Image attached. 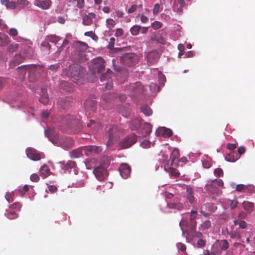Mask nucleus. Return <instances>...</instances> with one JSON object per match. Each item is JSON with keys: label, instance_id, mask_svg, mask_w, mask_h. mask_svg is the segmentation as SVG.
<instances>
[{"label": "nucleus", "instance_id": "56", "mask_svg": "<svg viewBox=\"0 0 255 255\" xmlns=\"http://www.w3.org/2000/svg\"><path fill=\"white\" fill-rule=\"evenodd\" d=\"M30 179L32 181L36 182L39 180V177L38 174L33 173L31 175Z\"/></svg>", "mask_w": 255, "mask_h": 255}, {"label": "nucleus", "instance_id": "5", "mask_svg": "<svg viewBox=\"0 0 255 255\" xmlns=\"http://www.w3.org/2000/svg\"><path fill=\"white\" fill-rule=\"evenodd\" d=\"M196 222H190L189 224L187 223L185 220H181L180 222V226H181V228L182 230V233L184 234V233L187 234L188 237H186V240H188V238L190 237V236H193V233H194L196 229Z\"/></svg>", "mask_w": 255, "mask_h": 255}, {"label": "nucleus", "instance_id": "13", "mask_svg": "<svg viewBox=\"0 0 255 255\" xmlns=\"http://www.w3.org/2000/svg\"><path fill=\"white\" fill-rule=\"evenodd\" d=\"M178 152L177 150H173L171 157L168 161V163L165 164H168L171 167L173 168H176L177 167L178 164L179 163V160L178 158Z\"/></svg>", "mask_w": 255, "mask_h": 255}, {"label": "nucleus", "instance_id": "49", "mask_svg": "<svg viewBox=\"0 0 255 255\" xmlns=\"http://www.w3.org/2000/svg\"><path fill=\"white\" fill-rule=\"evenodd\" d=\"M106 23L107 25V27L109 28H111L115 26L116 24V22L112 18H108L106 20Z\"/></svg>", "mask_w": 255, "mask_h": 255}, {"label": "nucleus", "instance_id": "10", "mask_svg": "<svg viewBox=\"0 0 255 255\" xmlns=\"http://www.w3.org/2000/svg\"><path fill=\"white\" fill-rule=\"evenodd\" d=\"M83 150H84V153L86 156H90L94 153H99L102 150L100 146H96L95 145L83 147Z\"/></svg>", "mask_w": 255, "mask_h": 255}, {"label": "nucleus", "instance_id": "2", "mask_svg": "<svg viewBox=\"0 0 255 255\" xmlns=\"http://www.w3.org/2000/svg\"><path fill=\"white\" fill-rule=\"evenodd\" d=\"M73 47L76 49L72 54V60L74 62L79 63H82L86 61L85 50L88 48V45L85 43L78 41L73 43Z\"/></svg>", "mask_w": 255, "mask_h": 255}, {"label": "nucleus", "instance_id": "26", "mask_svg": "<svg viewBox=\"0 0 255 255\" xmlns=\"http://www.w3.org/2000/svg\"><path fill=\"white\" fill-rule=\"evenodd\" d=\"M130 87L135 94L140 93L143 90V87L140 82L132 84L130 85Z\"/></svg>", "mask_w": 255, "mask_h": 255}, {"label": "nucleus", "instance_id": "19", "mask_svg": "<svg viewBox=\"0 0 255 255\" xmlns=\"http://www.w3.org/2000/svg\"><path fill=\"white\" fill-rule=\"evenodd\" d=\"M95 14L94 13H89L85 15L83 18V24L85 25H90L93 22V19L95 17Z\"/></svg>", "mask_w": 255, "mask_h": 255}, {"label": "nucleus", "instance_id": "1", "mask_svg": "<svg viewBox=\"0 0 255 255\" xmlns=\"http://www.w3.org/2000/svg\"><path fill=\"white\" fill-rule=\"evenodd\" d=\"M105 62L101 57H98L92 60L89 66V69L92 74L96 76L97 74H102L100 80L103 83V85L105 86L106 90H110L113 87V80L111 78L112 72L110 69H108L105 73Z\"/></svg>", "mask_w": 255, "mask_h": 255}, {"label": "nucleus", "instance_id": "42", "mask_svg": "<svg viewBox=\"0 0 255 255\" xmlns=\"http://www.w3.org/2000/svg\"><path fill=\"white\" fill-rule=\"evenodd\" d=\"M238 201L236 199L233 200H228L227 204L230 206L232 210L234 209L237 207L238 204Z\"/></svg>", "mask_w": 255, "mask_h": 255}, {"label": "nucleus", "instance_id": "52", "mask_svg": "<svg viewBox=\"0 0 255 255\" xmlns=\"http://www.w3.org/2000/svg\"><path fill=\"white\" fill-rule=\"evenodd\" d=\"M13 194L12 193L7 192L5 195V198L6 200L9 202L10 203L13 201Z\"/></svg>", "mask_w": 255, "mask_h": 255}, {"label": "nucleus", "instance_id": "50", "mask_svg": "<svg viewBox=\"0 0 255 255\" xmlns=\"http://www.w3.org/2000/svg\"><path fill=\"white\" fill-rule=\"evenodd\" d=\"M145 132L146 134H149L152 130V126L149 123H145L144 125Z\"/></svg>", "mask_w": 255, "mask_h": 255}, {"label": "nucleus", "instance_id": "31", "mask_svg": "<svg viewBox=\"0 0 255 255\" xmlns=\"http://www.w3.org/2000/svg\"><path fill=\"white\" fill-rule=\"evenodd\" d=\"M41 92L42 93V94L40 96L39 101L40 103L46 105L48 103L49 101L48 94L44 89H42Z\"/></svg>", "mask_w": 255, "mask_h": 255}, {"label": "nucleus", "instance_id": "46", "mask_svg": "<svg viewBox=\"0 0 255 255\" xmlns=\"http://www.w3.org/2000/svg\"><path fill=\"white\" fill-rule=\"evenodd\" d=\"M53 133V131L50 129H47L45 130V134L46 136H47L49 139L51 140L52 142H54L56 141V140L57 139V137L55 138V139H51V136Z\"/></svg>", "mask_w": 255, "mask_h": 255}, {"label": "nucleus", "instance_id": "44", "mask_svg": "<svg viewBox=\"0 0 255 255\" xmlns=\"http://www.w3.org/2000/svg\"><path fill=\"white\" fill-rule=\"evenodd\" d=\"M19 47V45L16 43H12L10 44L7 48V51L9 52H13L15 51Z\"/></svg>", "mask_w": 255, "mask_h": 255}, {"label": "nucleus", "instance_id": "51", "mask_svg": "<svg viewBox=\"0 0 255 255\" xmlns=\"http://www.w3.org/2000/svg\"><path fill=\"white\" fill-rule=\"evenodd\" d=\"M162 23L157 21H155L151 24L152 27L155 30L159 29L162 27Z\"/></svg>", "mask_w": 255, "mask_h": 255}, {"label": "nucleus", "instance_id": "47", "mask_svg": "<svg viewBox=\"0 0 255 255\" xmlns=\"http://www.w3.org/2000/svg\"><path fill=\"white\" fill-rule=\"evenodd\" d=\"M17 3L16 1H10L8 2V3L6 5L5 7L7 9H15L16 7Z\"/></svg>", "mask_w": 255, "mask_h": 255}, {"label": "nucleus", "instance_id": "12", "mask_svg": "<svg viewBox=\"0 0 255 255\" xmlns=\"http://www.w3.org/2000/svg\"><path fill=\"white\" fill-rule=\"evenodd\" d=\"M119 171L122 177L127 179L130 175L131 168L128 164H122L119 167Z\"/></svg>", "mask_w": 255, "mask_h": 255}, {"label": "nucleus", "instance_id": "18", "mask_svg": "<svg viewBox=\"0 0 255 255\" xmlns=\"http://www.w3.org/2000/svg\"><path fill=\"white\" fill-rule=\"evenodd\" d=\"M117 130V128L116 127H112L109 129L108 131L109 139L107 143L108 146H110L113 145L114 137L116 135V132Z\"/></svg>", "mask_w": 255, "mask_h": 255}, {"label": "nucleus", "instance_id": "15", "mask_svg": "<svg viewBox=\"0 0 255 255\" xmlns=\"http://www.w3.org/2000/svg\"><path fill=\"white\" fill-rule=\"evenodd\" d=\"M85 109L88 112H94L96 110V102L91 99H87L85 103Z\"/></svg>", "mask_w": 255, "mask_h": 255}, {"label": "nucleus", "instance_id": "9", "mask_svg": "<svg viewBox=\"0 0 255 255\" xmlns=\"http://www.w3.org/2000/svg\"><path fill=\"white\" fill-rule=\"evenodd\" d=\"M27 71L30 81L34 82L39 76L37 67L35 65H28Z\"/></svg>", "mask_w": 255, "mask_h": 255}, {"label": "nucleus", "instance_id": "63", "mask_svg": "<svg viewBox=\"0 0 255 255\" xmlns=\"http://www.w3.org/2000/svg\"><path fill=\"white\" fill-rule=\"evenodd\" d=\"M141 146L143 148H148L150 146V142L147 140H144L141 142Z\"/></svg>", "mask_w": 255, "mask_h": 255}, {"label": "nucleus", "instance_id": "24", "mask_svg": "<svg viewBox=\"0 0 255 255\" xmlns=\"http://www.w3.org/2000/svg\"><path fill=\"white\" fill-rule=\"evenodd\" d=\"M72 102L66 99H61L58 100V106L63 109H66L70 106H72Z\"/></svg>", "mask_w": 255, "mask_h": 255}, {"label": "nucleus", "instance_id": "48", "mask_svg": "<svg viewBox=\"0 0 255 255\" xmlns=\"http://www.w3.org/2000/svg\"><path fill=\"white\" fill-rule=\"evenodd\" d=\"M6 217L10 219H14L18 217V214L14 212H10L6 214Z\"/></svg>", "mask_w": 255, "mask_h": 255}, {"label": "nucleus", "instance_id": "28", "mask_svg": "<svg viewBox=\"0 0 255 255\" xmlns=\"http://www.w3.org/2000/svg\"><path fill=\"white\" fill-rule=\"evenodd\" d=\"M10 42L8 36L3 33H0V46H5Z\"/></svg>", "mask_w": 255, "mask_h": 255}, {"label": "nucleus", "instance_id": "54", "mask_svg": "<svg viewBox=\"0 0 255 255\" xmlns=\"http://www.w3.org/2000/svg\"><path fill=\"white\" fill-rule=\"evenodd\" d=\"M214 173L217 176L220 177L223 175V170L221 168H217L215 169Z\"/></svg>", "mask_w": 255, "mask_h": 255}, {"label": "nucleus", "instance_id": "59", "mask_svg": "<svg viewBox=\"0 0 255 255\" xmlns=\"http://www.w3.org/2000/svg\"><path fill=\"white\" fill-rule=\"evenodd\" d=\"M160 9V5L159 3L155 4L153 9V13L154 14H157L159 11Z\"/></svg>", "mask_w": 255, "mask_h": 255}, {"label": "nucleus", "instance_id": "35", "mask_svg": "<svg viewBox=\"0 0 255 255\" xmlns=\"http://www.w3.org/2000/svg\"><path fill=\"white\" fill-rule=\"evenodd\" d=\"M217 243L219 244V246H220L221 251H225L229 248V244L226 240L218 241H217Z\"/></svg>", "mask_w": 255, "mask_h": 255}, {"label": "nucleus", "instance_id": "45", "mask_svg": "<svg viewBox=\"0 0 255 255\" xmlns=\"http://www.w3.org/2000/svg\"><path fill=\"white\" fill-rule=\"evenodd\" d=\"M211 186L215 187H222L223 186V182L221 179H217L212 181Z\"/></svg>", "mask_w": 255, "mask_h": 255}, {"label": "nucleus", "instance_id": "20", "mask_svg": "<svg viewBox=\"0 0 255 255\" xmlns=\"http://www.w3.org/2000/svg\"><path fill=\"white\" fill-rule=\"evenodd\" d=\"M239 158V154L235 151H231L225 156V159L229 162H235Z\"/></svg>", "mask_w": 255, "mask_h": 255}, {"label": "nucleus", "instance_id": "8", "mask_svg": "<svg viewBox=\"0 0 255 255\" xmlns=\"http://www.w3.org/2000/svg\"><path fill=\"white\" fill-rule=\"evenodd\" d=\"M26 153L27 157L33 161L39 160L44 157L43 153H40L32 147L27 148L26 149Z\"/></svg>", "mask_w": 255, "mask_h": 255}, {"label": "nucleus", "instance_id": "41", "mask_svg": "<svg viewBox=\"0 0 255 255\" xmlns=\"http://www.w3.org/2000/svg\"><path fill=\"white\" fill-rule=\"evenodd\" d=\"M211 226V223L209 220L204 221L200 226L199 228L201 230H205L210 228Z\"/></svg>", "mask_w": 255, "mask_h": 255}, {"label": "nucleus", "instance_id": "22", "mask_svg": "<svg viewBox=\"0 0 255 255\" xmlns=\"http://www.w3.org/2000/svg\"><path fill=\"white\" fill-rule=\"evenodd\" d=\"M84 153L83 147L74 149L70 152V155L71 158H79L81 157Z\"/></svg>", "mask_w": 255, "mask_h": 255}, {"label": "nucleus", "instance_id": "37", "mask_svg": "<svg viewBox=\"0 0 255 255\" xmlns=\"http://www.w3.org/2000/svg\"><path fill=\"white\" fill-rule=\"evenodd\" d=\"M17 6L20 8H25L29 4V1L27 0H16Z\"/></svg>", "mask_w": 255, "mask_h": 255}, {"label": "nucleus", "instance_id": "43", "mask_svg": "<svg viewBox=\"0 0 255 255\" xmlns=\"http://www.w3.org/2000/svg\"><path fill=\"white\" fill-rule=\"evenodd\" d=\"M187 214H190V222L193 223V222H196L195 221L196 218L197 216V212L196 211H191L190 213H187Z\"/></svg>", "mask_w": 255, "mask_h": 255}, {"label": "nucleus", "instance_id": "61", "mask_svg": "<svg viewBox=\"0 0 255 255\" xmlns=\"http://www.w3.org/2000/svg\"><path fill=\"white\" fill-rule=\"evenodd\" d=\"M192 237H196L197 238H198L199 239H202L203 235L202 233L200 232H197L195 231L194 233H193V236H190Z\"/></svg>", "mask_w": 255, "mask_h": 255}, {"label": "nucleus", "instance_id": "62", "mask_svg": "<svg viewBox=\"0 0 255 255\" xmlns=\"http://www.w3.org/2000/svg\"><path fill=\"white\" fill-rule=\"evenodd\" d=\"M74 1H77V6L78 8H82L84 6V0H73Z\"/></svg>", "mask_w": 255, "mask_h": 255}, {"label": "nucleus", "instance_id": "23", "mask_svg": "<svg viewBox=\"0 0 255 255\" xmlns=\"http://www.w3.org/2000/svg\"><path fill=\"white\" fill-rule=\"evenodd\" d=\"M40 176L43 178H45L50 174L51 172L49 167L47 165L44 164L40 169Z\"/></svg>", "mask_w": 255, "mask_h": 255}, {"label": "nucleus", "instance_id": "30", "mask_svg": "<svg viewBox=\"0 0 255 255\" xmlns=\"http://www.w3.org/2000/svg\"><path fill=\"white\" fill-rule=\"evenodd\" d=\"M243 208L249 213L252 212L254 209V204L249 201H244L242 203Z\"/></svg>", "mask_w": 255, "mask_h": 255}, {"label": "nucleus", "instance_id": "17", "mask_svg": "<svg viewBox=\"0 0 255 255\" xmlns=\"http://www.w3.org/2000/svg\"><path fill=\"white\" fill-rule=\"evenodd\" d=\"M58 164L61 168L64 171H67L70 169L75 168L76 166V163L72 160H69L66 163L64 162H59Z\"/></svg>", "mask_w": 255, "mask_h": 255}, {"label": "nucleus", "instance_id": "57", "mask_svg": "<svg viewBox=\"0 0 255 255\" xmlns=\"http://www.w3.org/2000/svg\"><path fill=\"white\" fill-rule=\"evenodd\" d=\"M21 205L19 202H15L10 205V207L13 209L20 210Z\"/></svg>", "mask_w": 255, "mask_h": 255}, {"label": "nucleus", "instance_id": "36", "mask_svg": "<svg viewBox=\"0 0 255 255\" xmlns=\"http://www.w3.org/2000/svg\"><path fill=\"white\" fill-rule=\"evenodd\" d=\"M141 111L146 116H150L152 113L151 109L146 105L141 107Z\"/></svg>", "mask_w": 255, "mask_h": 255}, {"label": "nucleus", "instance_id": "21", "mask_svg": "<svg viewBox=\"0 0 255 255\" xmlns=\"http://www.w3.org/2000/svg\"><path fill=\"white\" fill-rule=\"evenodd\" d=\"M167 207L171 209L180 211L184 209V205L181 203L169 202L167 203Z\"/></svg>", "mask_w": 255, "mask_h": 255}, {"label": "nucleus", "instance_id": "58", "mask_svg": "<svg viewBox=\"0 0 255 255\" xmlns=\"http://www.w3.org/2000/svg\"><path fill=\"white\" fill-rule=\"evenodd\" d=\"M8 33L11 36H15L17 35L18 32L15 28H12L9 29Z\"/></svg>", "mask_w": 255, "mask_h": 255}, {"label": "nucleus", "instance_id": "34", "mask_svg": "<svg viewBox=\"0 0 255 255\" xmlns=\"http://www.w3.org/2000/svg\"><path fill=\"white\" fill-rule=\"evenodd\" d=\"M221 251L219 244L217 242L212 246L211 249V255H219Z\"/></svg>", "mask_w": 255, "mask_h": 255}, {"label": "nucleus", "instance_id": "39", "mask_svg": "<svg viewBox=\"0 0 255 255\" xmlns=\"http://www.w3.org/2000/svg\"><path fill=\"white\" fill-rule=\"evenodd\" d=\"M96 162L94 158H91L85 161V165L87 169H91Z\"/></svg>", "mask_w": 255, "mask_h": 255}, {"label": "nucleus", "instance_id": "53", "mask_svg": "<svg viewBox=\"0 0 255 255\" xmlns=\"http://www.w3.org/2000/svg\"><path fill=\"white\" fill-rule=\"evenodd\" d=\"M197 247L199 248H202L206 245V241L202 239H199L197 242Z\"/></svg>", "mask_w": 255, "mask_h": 255}, {"label": "nucleus", "instance_id": "55", "mask_svg": "<svg viewBox=\"0 0 255 255\" xmlns=\"http://www.w3.org/2000/svg\"><path fill=\"white\" fill-rule=\"evenodd\" d=\"M176 246L177 248L181 252H185L186 250V246L181 243H177Z\"/></svg>", "mask_w": 255, "mask_h": 255}, {"label": "nucleus", "instance_id": "3", "mask_svg": "<svg viewBox=\"0 0 255 255\" xmlns=\"http://www.w3.org/2000/svg\"><path fill=\"white\" fill-rule=\"evenodd\" d=\"M69 72L67 73L68 77H70L74 83H80L82 81L83 69L77 64H72L69 67Z\"/></svg>", "mask_w": 255, "mask_h": 255}, {"label": "nucleus", "instance_id": "29", "mask_svg": "<svg viewBox=\"0 0 255 255\" xmlns=\"http://www.w3.org/2000/svg\"><path fill=\"white\" fill-rule=\"evenodd\" d=\"M27 67L28 65H23L18 67L16 69L17 72L19 75V78L21 80L24 78L26 72L27 71Z\"/></svg>", "mask_w": 255, "mask_h": 255}, {"label": "nucleus", "instance_id": "32", "mask_svg": "<svg viewBox=\"0 0 255 255\" xmlns=\"http://www.w3.org/2000/svg\"><path fill=\"white\" fill-rule=\"evenodd\" d=\"M141 125V120L139 119H135L130 122V128L131 130H136L139 128Z\"/></svg>", "mask_w": 255, "mask_h": 255}, {"label": "nucleus", "instance_id": "33", "mask_svg": "<svg viewBox=\"0 0 255 255\" xmlns=\"http://www.w3.org/2000/svg\"><path fill=\"white\" fill-rule=\"evenodd\" d=\"M187 198L191 204H193L195 201V197L193 196V191L191 187H187L186 189Z\"/></svg>", "mask_w": 255, "mask_h": 255}, {"label": "nucleus", "instance_id": "27", "mask_svg": "<svg viewBox=\"0 0 255 255\" xmlns=\"http://www.w3.org/2000/svg\"><path fill=\"white\" fill-rule=\"evenodd\" d=\"M157 131L159 134H161L165 137H170L173 134L172 131L170 129L165 127L159 128Z\"/></svg>", "mask_w": 255, "mask_h": 255}, {"label": "nucleus", "instance_id": "64", "mask_svg": "<svg viewBox=\"0 0 255 255\" xmlns=\"http://www.w3.org/2000/svg\"><path fill=\"white\" fill-rule=\"evenodd\" d=\"M155 37L156 38V40L158 42L160 43H163L164 42V39L160 34L157 35Z\"/></svg>", "mask_w": 255, "mask_h": 255}, {"label": "nucleus", "instance_id": "11", "mask_svg": "<svg viewBox=\"0 0 255 255\" xmlns=\"http://www.w3.org/2000/svg\"><path fill=\"white\" fill-rule=\"evenodd\" d=\"M34 4L43 10H47L50 8L52 5L51 0H34Z\"/></svg>", "mask_w": 255, "mask_h": 255}, {"label": "nucleus", "instance_id": "14", "mask_svg": "<svg viewBox=\"0 0 255 255\" xmlns=\"http://www.w3.org/2000/svg\"><path fill=\"white\" fill-rule=\"evenodd\" d=\"M148 31L147 27H141L138 25H134L130 29V32L131 35L136 36L140 32L142 34L146 33Z\"/></svg>", "mask_w": 255, "mask_h": 255}, {"label": "nucleus", "instance_id": "25", "mask_svg": "<svg viewBox=\"0 0 255 255\" xmlns=\"http://www.w3.org/2000/svg\"><path fill=\"white\" fill-rule=\"evenodd\" d=\"M164 169L171 175L175 177L179 176L180 174L179 173L176 168L171 167L168 164H165Z\"/></svg>", "mask_w": 255, "mask_h": 255}, {"label": "nucleus", "instance_id": "40", "mask_svg": "<svg viewBox=\"0 0 255 255\" xmlns=\"http://www.w3.org/2000/svg\"><path fill=\"white\" fill-rule=\"evenodd\" d=\"M229 236L232 239H237L240 240L241 238L240 233L236 231L232 230L228 233Z\"/></svg>", "mask_w": 255, "mask_h": 255}, {"label": "nucleus", "instance_id": "60", "mask_svg": "<svg viewBox=\"0 0 255 255\" xmlns=\"http://www.w3.org/2000/svg\"><path fill=\"white\" fill-rule=\"evenodd\" d=\"M245 152L246 148L243 146H241L238 148L237 153H238L239 155L240 156L242 154L245 153Z\"/></svg>", "mask_w": 255, "mask_h": 255}, {"label": "nucleus", "instance_id": "6", "mask_svg": "<svg viewBox=\"0 0 255 255\" xmlns=\"http://www.w3.org/2000/svg\"><path fill=\"white\" fill-rule=\"evenodd\" d=\"M93 172L96 178L100 181L106 180L109 176V173L106 167L103 165L95 167Z\"/></svg>", "mask_w": 255, "mask_h": 255}, {"label": "nucleus", "instance_id": "16", "mask_svg": "<svg viewBox=\"0 0 255 255\" xmlns=\"http://www.w3.org/2000/svg\"><path fill=\"white\" fill-rule=\"evenodd\" d=\"M159 58V53L157 51H152L147 54V62L149 64H152L157 61Z\"/></svg>", "mask_w": 255, "mask_h": 255}, {"label": "nucleus", "instance_id": "7", "mask_svg": "<svg viewBox=\"0 0 255 255\" xmlns=\"http://www.w3.org/2000/svg\"><path fill=\"white\" fill-rule=\"evenodd\" d=\"M136 141L137 135L134 133L131 134L127 135L121 140L119 143V146L123 149L128 148L134 144Z\"/></svg>", "mask_w": 255, "mask_h": 255}, {"label": "nucleus", "instance_id": "38", "mask_svg": "<svg viewBox=\"0 0 255 255\" xmlns=\"http://www.w3.org/2000/svg\"><path fill=\"white\" fill-rule=\"evenodd\" d=\"M47 40L50 42L56 43L61 40V38L55 35H50L47 36Z\"/></svg>", "mask_w": 255, "mask_h": 255}, {"label": "nucleus", "instance_id": "4", "mask_svg": "<svg viewBox=\"0 0 255 255\" xmlns=\"http://www.w3.org/2000/svg\"><path fill=\"white\" fill-rule=\"evenodd\" d=\"M120 60L124 65L132 67L138 62V56L133 53H127L122 55Z\"/></svg>", "mask_w": 255, "mask_h": 255}]
</instances>
